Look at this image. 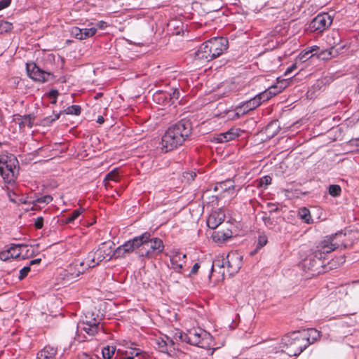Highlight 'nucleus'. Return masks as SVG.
<instances>
[{
    "mask_svg": "<svg viewBox=\"0 0 359 359\" xmlns=\"http://www.w3.org/2000/svg\"><path fill=\"white\" fill-rule=\"evenodd\" d=\"M328 192L330 195L333 197H337L340 196L341 193V189L339 185L337 184H332L329 186Z\"/></svg>",
    "mask_w": 359,
    "mask_h": 359,
    "instance_id": "obj_36",
    "label": "nucleus"
},
{
    "mask_svg": "<svg viewBox=\"0 0 359 359\" xmlns=\"http://www.w3.org/2000/svg\"><path fill=\"white\" fill-rule=\"evenodd\" d=\"M67 114L79 115L81 113V107L79 105H72L65 110Z\"/></svg>",
    "mask_w": 359,
    "mask_h": 359,
    "instance_id": "obj_41",
    "label": "nucleus"
},
{
    "mask_svg": "<svg viewBox=\"0 0 359 359\" xmlns=\"http://www.w3.org/2000/svg\"><path fill=\"white\" fill-rule=\"evenodd\" d=\"M196 175V172H194L193 171H188V172H184L183 173L182 177H183L184 180H186V182L187 183H189L194 180Z\"/></svg>",
    "mask_w": 359,
    "mask_h": 359,
    "instance_id": "obj_43",
    "label": "nucleus"
},
{
    "mask_svg": "<svg viewBox=\"0 0 359 359\" xmlns=\"http://www.w3.org/2000/svg\"><path fill=\"white\" fill-rule=\"evenodd\" d=\"M268 241L267 237L265 235L259 236L257 244V249H260L266 245Z\"/></svg>",
    "mask_w": 359,
    "mask_h": 359,
    "instance_id": "obj_44",
    "label": "nucleus"
},
{
    "mask_svg": "<svg viewBox=\"0 0 359 359\" xmlns=\"http://www.w3.org/2000/svg\"><path fill=\"white\" fill-rule=\"evenodd\" d=\"M56 348L48 346L38 353L36 359H56Z\"/></svg>",
    "mask_w": 359,
    "mask_h": 359,
    "instance_id": "obj_26",
    "label": "nucleus"
},
{
    "mask_svg": "<svg viewBox=\"0 0 359 359\" xmlns=\"http://www.w3.org/2000/svg\"><path fill=\"white\" fill-rule=\"evenodd\" d=\"M30 271V266H24L20 271V275H19V279L22 280L24 279L28 273Z\"/></svg>",
    "mask_w": 359,
    "mask_h": 359,
    "instance_id": "obj_48",
    "label": "nucleus"
},
{
    "mask_svg": "<svg viewBox=\"0 0 359 359\" xmlns=\"http://www.w3.org/2000/svg\"><path fill=\"white\" fill-rule=\"evenodd\" d=\"M22 123L27 125L29 128H32L33 126L32 120L29 116L24 118Z\"/></svg>",
    "mask_w": 359,
    "mask_h": 359,
    "instance_id": "obj_52",
    "label": "nucleus"
},
{
    "mask_svg": "<svg viewBox=\"0 0 359 359\" xmlns=\"http://www.w3.org/2000/svg\"><path fill=\"white\" fill-rule=\"evenodd\" d=\"M179 337L182 341L201 348L209 346L212 341L210 334L199 327L192 328L187 333H180Z\"/></svg>",
    "mask_w": 359,
    "mask_h": 359,
    "instance_id": "obj_4",
    "label": "nucleus"
},
{
    "mask_svg": "<svg viewBox=\"0 0 359 359\" xmlns=\"http://www.w3.org/2000/svg\"><path fill=\"white\" fill-rule=\"evenodd\" d=\"M199 268H200V265H199V264L196 263V264L193 266V267H192V269H191V270L190 275L196 274V273L198 272V271Z\"/></svg>",
    "mask_w": 359,
    "mask_h": 359,
    "instance_id": "obj_56",
    "label": "nucleus"
},
{
    "mask_svg": "<svg viewBox=\"0 0 359 359\" xmlns=\"http://www.w3.org/2000/svg\"><path fill=\"white\" fill-rule=\"evenodd\" d=\"M272 179L270 176L266 175L263 177L260 178L259 180L258 187H263L264 189L266 188L268 185H269L271 183Z\"/></svg>",
    "mask_w": 359,
    "mask_h": 359,
    "instance_id": "obj_39",
    "label": "nucleus"
},
{
    "mask_svg": "<svg viewBox=\"0 0 359 359\" xmlns=\"http://www.w3.org/2000/svg\"><path fill=\"white\" fill-rule=\"evenodd\" d=\"M41 259L40 258L33 259V260L30 261L29 266L39 264L41 262Z\"/></svg>",
    "mask_w": 359,
    "mask_h": 359,
    "instance_id": "obj_59",
    "label": "nucleus"
},
{
    "mask_svg": "<svg viewBox=\"0 0 359 359\" xmlns=\"http://www.w3.org/2000/svg\"><path fill=\"white\" fill-rule=\"evenodd\" d=\"M231 233L229 232V233H222V236H220L219 237H222V239L224 241L226 240L228 238H230L231 237Z\"/></svg>",
    "mask_w": 359,
    "mask_h": 359,
    "instance_id": "obj_60",
    "label": "nucleus"
},
{
    "mask_svg": "<svg viewBox=\"0 0 359 359\" xmlns=\"http://www.w3.org/2000/svg\"><path fill=\"white\" fill-rule=\"evenodd\" d=\"M59 117H60V115H59V114H56V115L55 116V118H53V120L58 119V118H59Z\"/></svg>",
    "mask_w": 359,
    "mask_h": 359,
    "instance_id": "obj_64",
    "label": "nucleus"
},
{
    "mask_svg": "<svg viewBox=\"0 0 359 359\" xmlns=\"http://www.w3.org/2000/svg\"><path fill=\"white\" fill-rule=\"evenodd\" d=\"M332 20V17L328 13H320L311 20L309 28L311 32L320 33L331 25Z\"/></svg>",
    "mask_w": 359,
    "mask_h": 359,
    "instance_id": "obj_8",
    "label": "nucleus"
},
{
    "mask_svg": "<svg viewBox=\"0 0 359 359\" xmlns=\"http://www.w3.org/2000/svg\"><path fill=\"white\" fill-rule=\"evenodd\" d=\"M319 49V48L316 46H314L311 47L309 50H306L304 53L299 54V59L302 62H305L310 57H313L314 55H316V51Z\"/></svg>",
    "mask_w": 359,
    "mask_h": 359,
    "instance_id": "obj_33",
    "label": "nucleus"
},
{
    "mask_svg": "<svg viewBox=\"0 0 359 359\" xmlns=\"http://www.w3.org/2000/svg\"><path fill=\"white\" fill-rule=\"evenodd\" d=\"M141 243L140 236L126 241L114 251V257H123L126 254L133 252L135 250H137L140 254Z\"/></svg>",
    "mask_w": 359,
    "mask_h": 359,
    "instance_id": "obj_10",
    "label": "nucleus"
},
{
    "mask_svg": "<svg viewBox=\"0 0 359 359\" xmlns=\"http://www.w3.org/2000/svg\"><path fill=\"white\" fill-rule=\"evenodd\" d=\"M344 48V46H341L340 47H337V46H332L329 50H322L318 55V57L320 60H330L332 57H335L338 55L339 50H341Z\"/></svg>",
    "mask_w": 359,
    "mask_h": 359,
    "instance_id": "obj_24",
    "label": "nucleus"
},
{
    "mask_svg": "<svg viewBox=\"0 0 359 359\" xmlns=\"http://www.w3.org/2000/svg\"><path fill=\"white\" fill-rule=\"evenodd\" d=\"M87 269L82 262L76 261L73 264L68 266L67 269V276L71 278L78 277L80 274L85 272Z\"/></svg>",
    "mask_w": 359,
    "mask_h": 359,
    "instance_id": "obj_19",
    "label": "nucleus"
},
{
    "mask_svg": "<svg viewBox=\"0 0 359 359\" xmlns=\"http://www.w3.org/2000/svg\"><path fill=\"white\" fill-rule=\"evenodd\" d=\"M273 126H277V122L276 121L273 122V123H270L269 125H268L266 130H269V129H270L271 128H272Z\"/></svg>",
    "mask_w": 359,
    "mask_h": 359,
    "instance_id": "obj_62",
    "label": "nucleus"
},
{
    "mask_svg": "<svg viewBox=\"0 0 359 359\" xmlns=\"http://www.w3.org/2000/svg\"><path fill=\"white\" fill-rule=\"evenodd\" d=\"M52 201H53V197L50 195H46V196H43L36 198L34 201L33 204L35 207H36L39 204H41V203L48 204Z\"/></svg>",
    "mask_w": 359,
    "mask_h": 359,
    "instance_id": "obj_37",
    "label": "nucleus"
},
{
    "mask_svg": "<svg viewBox=\"0 0 359 359\" xmlns=\"http://www.w3.org/2000/svg\"><path fill=\"white\" fill-rule=\"evenodd\" d=\"M82 29H83V33H82L83 34V40L93 36V35L95 34V33L97 32V28L93 27H90V28Z\"/></svg>",
    "mask_w": 359,
    "mask_h": 359,
    "instance_id": "obj_38",
    "label": "nucleus"
},
{
    "mask_svg": "<svg viewBox=\"0 0 359 359\" xmlns=\"http://www.w3.org/2000/svg\"><path fill=\"white\" fill-rule=\"evenodd\" d=\"M116 348L114 346H107L102 348V356L104 359H111L115 353Z\"/></svg>",
    "mask_w": 359,
    "mask_h": 359,
    "instance_id": "obj_34",
    "label": "nucleus"
},
{
    "mask_svg": "<svg viewBox=\"0 0 359 359\" xmlns=\"http://www.w3.org/2000/svg\"><path fill=\"white\" fill-rule=\"evenodd\" d=\"M172 100H177L180 97V92L177 89L173 90L172 93L170 95Z\"/></svg>",
    "mask_w": 359,
    "mask_h": 359,
    "instance_id": "obj_55",
    "label": "nucleus"
},
{
    "mask_svg": "<svg viewBox=\"0 0 359 359\" xmlns=\"http://www.w3.org/2000/svg\"><path fill=\"white\" fill-rule=\"evenodd\" d=\"M6 159V157H0V162L4 161Z\"/></svg>",
    "mask_w": 359,
    "mask_h": 359,
    "instance_id": "obj_63",
    "label": "nucleus"
},
{
    "mask_svg": "<svg viewBox=\"0 0 359 359\" xmlns=\"http://www.w3.org/2000/svg\"><path fill=\"white\" fill-rule=\"evenodd\" d=\"M191 133V124L188 120H181L171 126L161 139L162 149L168 152L176 149L187 140Z\"/></svg>",
    "mask_w": 359,
    "mask_h": 359,
    "instance_id": "obj_2",
    "label": "nucleus"
},
{
    "mask_svg": "<svg viewBox=\"0 0 359 359\" xmlns=\"http://www.w3.org/2000/svg\"><path fill=\"white\" fill-rule=\"evenodd\" d=\"M140 242L141 257L152 258L161 254L164 249L163 241L158 238L151 237L149 232L140 235Z\"/></svg>",
    "mask_w": 359,
    "mask_h": 359,
    "instance_id": "obj_3",
    "label": "nucleus"
},
{
    "mask_svg": "<svg viewBox=\"0 0 359 359\" xmlns=\"http://www.w3.org/2000/svg\"><path fill=\"white\" fill-rule=\"evenodd\" d=\"M338 233L332 236L330 238L322 241L316 247L313 252V257L318 259L319 262L325 258L327 254L330 253L337 249L339 246L337 243H334V238Z\"/></svg>",
    "mask_w": 359,
    "mask_h": 359,
    "instance_id": "obj_6",
    "label": "nucleus"
},
{
    "mask_svg": "<svg viewBox=\"0 0 359 359\" xmlns=\"http://www.w3.org/2000/svg\"><path fill=\"white\" fill-rule=\"evenodd\" d=\"M104 118L102 116H98L97 121V122L98 123L102 124V123H104Z\"/></svg>",
    "mask_w": 359,
    "mask_h": 359,
    "instance_id": "obj_61",
    "label": "nucleus"
},
{
    "mask_svg": "<svg viewBox=\"0 0 359 359\" xmlns=\"http://www.w3.org/2000/svg\"><path fill=\"white\" fill-rule=\"evenodd\" d=\"M285 87L286 81L285 80L278 81L276 85L269 87L268 89L257 95L255 97L256 98H259L262 104L263 102L267 101L273 96L280 93L283 89L285 88Z\"/></svg>",
    "mask_w": 359,
    "mask_h": 359,
    "instance_id": "obj_13",
    "label": "nucleus"
},
{
    "mask_svg": "<svg viewBox=\"0 0 359 359\" xmlns=\"http://www.w3.org/2000/svg\"><path fill=\"white\" fill-rule=\"evenodd\" d=\"M227 272L230 276L237 273L243 264V256L238 252H230L226 256Z\"/></svg>",
    "mask_w": 359,
    "mask_h": 359,
    "instance_id": "obj_11",
    "label": "nucleus"
},
{
    "mask_svg": "<svg viewBox=\"0 0 359 359\" xmlns=\"http://www.w3.org/2000/svg\"><path fill=\"white\" fill-rule=\"evenodd\" d=\"M83 208H79L74 210L72 213L65 219V222L67 224L73 222L79 217V215L83 212Z\"/></svg>",
    "mask_w": 359,
    "mask_h": 359,
    "instance_id": "obj_35",
    "label": "nucleus"
},
{
    "mask_svg": "<svg viewBox=\"0 0 359 359\" xmlns=\"http://www.w3.org/2000/svg\"><path fill=\"white\" fill-rule=\"evenodd\" d=\"M299 332L304 341L308 343V346L320 338V332L314 328H309Z\"/></svg>",
    "mask_w": 359,
    "mask_h": 359,
    "instance_id": "obj_21",
    "label": "nucleus"
},
{
    "mask_svg": "<svg viewBox=\"0 0 359 359\" xmlns=\"http://www.w3.org/2000/svg\"><path fill=\"white\" fill-rule=\"evenodd\" d=\"M309 258H306L304 260V266L306 268H308L309 270H313L314 268L317 269V266L319 265L320 266H323V262L320 260V262L318 261V259L315 258L313 256Z\"/></svg>",
    "mask_w": 359,
    "mask_h": 359,
    "instance_id": "obj_30",
    "label": "nucleus"
},
{
    "mask_svg": "<svg viewBox=\"0 0 359 359\" xmlns=\"http://www.w3.org/2000/svg\"><path fill=\"white\" fill-rule=\"evenodd\" d=\"M308 343L304 341L299 331L285 335L280 342L271 340L266 343L268 353L284 352L290 356L299 355L306 347Z\"/></svg>",
    "mask_w": 359,
    "mask_h": 359,
    "instance_id": "obj_1",
    "label": "nucleus"
},
{
    "mask_svg": "<svg viewBox=\"0 0 359 359\" xmlns=\"http://www.w3.org/2000/svg\"><path fill=\"white\" fill-rule=\"evenodd\" d=\"M261 104V102L259 101V98H256L255 96L253 98L250 99V100L242 103L239 106L237 107V110H243L242 114H245L248 111H252L255 109H256L257 107H259Z\"/></svg>",
    "mask_w": 359,
    "mask_h": 359,
    "instance_id": "obj_22",
    "label": "nucleus"
},
{
    "mask_svg": "<svg viewBox=\"0 0 359 359\" xmlns=\"http://www.w3.org/2000/svg\"><path fill=\"white\" fill-rule=\"evenodd\" d=\"M26 248V245L13 244L10 248L12 259H22V254Z\"/></svg>",
    "mask_w": 359,
    "mask_h": 359,
    "instance_id": "obj_27",
    "label": "nucleus"
},
{
    "mask_svg": "<svg viewBox=\"0 0 359 359\" xmlns=\"http://www.w3.org/2000/svg\"><path fill=\"white\" fill-rule=\"evenodd\" d=\"M241 131L239 128H232L225 133L219 134L217 140L219 142H226L233 140L240 135Z\"/></svg>",
    "mask_w": 359,
    "mask_h": 359,
    "instance_id": "obj_20",
    "label": "nucleus"
},
{
    "mask_svg": "<svg viewBox=\"0 0 359 359\" xmlns=\"http://www.w3.org/2000/svg\"><path fill=\"white\" fill-rule=\"evenodd\" d=\"M13 25L11 23L4 20H0V34L10 31Z\"/></svg>",
    "mask_w": 359,
    "mask_h": 359,
    "instance_id": "obj_42",
    "label": "nucleus"
},
{
    "mask_svg": "<svg viewBox=\"0 0 359 359\" xmlns=\"http://www.w3.org/2000/svg\"><path fill=\"white\" fill-rule=\"evenodd\" d=\"M15 163H17V159L13 156H11L9 158L6 156L4 161L0 162V175L6 184H13L16 180L18 170Z\"/></svg>",
    "mask_w": 359,
    "mask_h": 359,
    "instance_id": "obj_5",
    "label": "nucleus"
},
{
    "mask_svg": "<svg viewBox=\"0 0 359 359\" xmlns=\"http://www.w3.org/2000/svg\"><path fill=\"white\" fill-rule=\"evenodd\" d=\"M262 220L264 223V225L267 228L271 230L276 231L278 218L275 219L273 217H271L270 216H267L266 214H265V215L262 217Z\"/></svg>",
    "mask_w": 359,
    "mask_h": 359,
    "instance_id": "obj_32",
    "label": "nucleus"
},
{
    "mask_svg": "<svg viewBox=\"0 0 359 359\" xmlns=\"http://www.w3.org/2000/svg\"><path fill=\"white\" fill-rule=\"evenodd\" d=\"M296 68H297V65H296V64H293L292 65H291L290 67H289L286 69V71H285V75H287V74H289L292 73L294 69H296Z\"/></svg>",
    "mask_w": 359,
    "mask_h": 359,
    "instance_id": "obj_57",
    "label": "nucleus"
},
{
    "mask_svg": "<svg viewBox=\"0 0 359 359\" xmlns=\"http://www.w3.org/2000/svg\"><path fill=\"white\" fill-rule=\"evenodd\" d=\"M25 250H26V253H24L22 254V259H27L30 257H32L34 256V251L33 250V248L31 247V248H29L27 245H26V248L25 249Z\"/></svg>",
    "mask_w": 359,
    "mask_h": 359,
    "instance_id": "obj_47",
    "label": "nucleus"
},
{
    "mask_svg": "<svg viewBox=\"0 0 359 359\" xmlns=\"http://www.w3.org/2000/svg\"><path fill=\"white\" fill-rule=\"evenodd\" d=\"M26 70L29 78L39 82H48L50 81L53 76L51 73L41 69L34 62L27 63Z\"/></svg>",
    "mask_w": 359,
    "mask_h": 359,
    "instance_id": "obj_9",
    "label": "nucleus"
},
{
    "mask_svg": "<svg viewBox=\"0 0 359 359\" xmlns=\"http://www.w3.org/2000/svg\"><path fill=\"white\" fill-rule=\"evenodd\" d=\"M97 254L95 251H91L88 253L86 260L82 261L84 263V266L88 269V268H93L97 266L100 262L97 258Z\"/></svg>",
    "mask_w": 359,
    "mask_h": 359,
    "instance_id": "obj_28",
    "label": "nucleus"
},
{
    "mask_svg": "<svg viewBox=\"0 0 359 359\" xmlns=\"http://www.w3.org/2000/svg\"><path fill=\"white\" fill-rule=\"evenodd\" d=\"M298 216L303 222L306 224H311L313 222L310 211L306 208H299L298 210Z\"/></svg>",
    "mask_w": 359,
    "mask_h": 359,
    "instance_id": "obj_31",
    "label": "nucleus"
},
{
    "mask_svg": "<svg viewBox=\"0 0 359 359\" xmlns=\"http://www.w3.org/2000/svg\"><path fill=\"white\" fill-rule=\"evenodd\" d=\"M79 359H95L93 357H91L89 354L86 353H81L78 355Z\"/></svg>",
    "mask_w": 359,
    "mask_h": 359,
    "instance_id": "obj_54",
    "label": "nucleus"
},
{
    "mask_svg": "<svg viewBox=\"0 0 359 359\" xmlns=\"http://www.w3.org/2000/svg\"><path fill=\"white\" fill-rule=\"evenodd\" d=\"M71 34L72 36H73L74 38L77 39H79V40H83V29H80L77 27H74L71 29Z\"/></svg>",
    "mask_w": 359,
    "mask_h": 359,
    "instance_id": "obj_40",
    "label": "nucleus"
},
{
    "mask_svg": "<svg viewBox=\"0 0 359 359\" xmlns=\"http://www.w3.org/2000/svg\"><path fill=\"white\" fill-rule=\"evenodd\" d=\"M225 219L224 212L222 209L212 211L207 220V225L212 229H216Z\"/></svg>",
    "mask_w": 359,
    "mask_h": 359,
    "instance_id": "obj_17",
    "label": "nucleus"
},
{
    "mask_svg": "<svg viewBox=\"0 0 359 359\" xmlns=\"http://www.w3.org/2000/svg\"><path fill=\"white\" fill-rule=\"evenodd\" d=\"M114 251L111 243H102L99 245L98 248L95 250L97 256V258H98V261L100 262L105 259L109 260L114 257Z\"/></svg>",
    "mask_w": 359,
    "mask_h": 359,
    "instance_id": "obj_15",
    "label": "nucleus"
},
{
    "mask_svg": "<svg viewBox=\"0 0 359 359\" xmlns=\"http://www.w3.org/2000/svg\"><path fill=\"white\" fill-rule=\"evenodd\" d=\"M162 343L164 344L165 346H168L169 345L170 346H173L174 345V342L172 341V339H169L168 337H167V340L166 341H162Z\"/></svg>",
    "mask_w": 359,
    "mask_h": 359,
    "instance_id": "obj_58",
    "label": "nucleus"
},
{
    "mask_svg": "<svg viewBox=\"0 0 359 359\" xmlns=\"http://www.w3.org/2000/svg\"><path fill=\"white\" fill-rule=\"evenodd\" d=\"M243 110H237V107L236 108V111L233 113L232 115H229V118L232 120L238 119L241 117L242 114Z\"/></svg>",
    "mask_w": 359,
    "mask_h": 359,
    "instance_id": "obj_49",
    "label": "nucleus"
},
{
    "mask_svg": "<svg viewBox=\"0 0 359 359\" xmlns=\"http://www.w3.org/2000/svg\"><path fill=\"white\" fill-rule=\"evenodd\" d=\"M215 58L221 55L228 48V41L223 37H215L205 41Z\"/></svg>",
    "mask_w": 359,
    "mask_h": 359,
    "instance_id": "obj_12",
    "label": "nucleus"
},
{
    "mask_svg": "<svg viewBox=\"0 0 359 359\" xmlns=\"http://www.w3.org/2000/svg\"><path fill=\"white\" fill-rule=\"evenodd\" d=\"M43 217H38L34 222V226L36 229H39L43 227Z\"/></svg>",
    "mask_w": 359,
    "mask_h": 359,
    "instance_id": "obj_50",
    "label": "nucleus"
},
{
    "mask_svg": "<svg viewBox=\"0 0 359 359\" xmlns=\"http://www.w3.org/2000/svg\"><path fill=\"white\" fill-rule=\"evenodd\" d=\"M215 191H219L220 193H228L233 194L234 185L233 182L231 180H227L221 182L217 183L215 187Z\"/></svg>",
    "mask_w": 359,
    "mask_h": 359,
    "instance_id": "obj_23",
    "label": "nucleus"
},
{
    "mask_svg": "<svg viewBox=\"0 0 359 359\" xmlns=\"http://www.w3.org/2000/svg\"><path fill=\"white\" fill-rule=\"evenodd\" d=\"M144 353L139 348H126V349H118L116 358L120 359H142Z\"/></svg>",
    "mask_w": 359,
    "mask_h": 359,
    "instance_id": "obj_14",
    "label": "nucleus"
},
{
    "mask_svg": "<svg viewBox=\"0 0 359 359\" xmlns=\"http://www.w3.org/2000/svg\"><path fill=\"white\" fill-rule=\"evenodd\" d=\"M58 95H59V93L57 90H51L50 91H49L48 96L49 98L52 99V100H51L52 104L56 103L57 97Z\"/></svg>",
    "mask_w": 359,
    "mask_h": 359,
    "instance_id": "obj_46",
    "label": "nucleus"
},
{
    "mask_svg": "<svg viewBox=\"0 0 359 359\" xmlns=\"http://www.w3.org/2000/svg\"><path fill=\"white\" fill-rule=\"evenodd\" d=\"M11 3V0H1L0 1V11L9 6Z\"/></svg>",
    "mask_w": 359,
    "mask_h": 359,
    "instance_id": "obj_51",
    "label": "nucleus"
},
{
    "mask_svg": "<svg viewBox=\"0 0 359 359\" xmlns=\"http://www.w3.org/2000/svg\"><path fill=\"white\" fill-rule=\"evenodd\" d=\"M186 255L180 252H172L170 257V262L172 267L177 273H182V269L186 261Z\"/></svg>",
    "mask_w": 359,
    "mask_h": 359,
    "instance_id": "obj_18",
    "label": "nucleus"
},
{
    "mask_svg": "<svg viewBox=\"0 0 359 359\" xmlns=\"http://www.w3.org/2000/svg\"><path fill=\"white\" fill-rule=\"evenodd\" d=\"M215 59L212 54L211 50L205 42L200 46L197 51L195 53V60L201 63L207 62Z\"/></svg>",
    "mask_w": 359,
    "mask_h": 359,
    "instance_id": "obj_16",
    "label": "nucleus"
},
{
    "mask_svg": "<svg viewBox=\"0 0 359 359\" xmlns=\"http://www.w3.org/2000/svg\"><path fill=\"white\" fill-rule=\"evenodd\" d=\"M226 264V259L224 255H217L215 259L212 261V264L211 266V272L213 273L217 271L218 269L219 271H221L224 267V265ZM219 273H222V276L224 275V271H219Z\"/></svg>",
    "mask_w": 359,
    "mask_h": 359,
    "instance_id": "obj_25",
    "label": "nucleus"
},
{
    "mask_svg": "<svg viewBox=\"0 0 359 359\" xmlns=\"http://www.w3.org/2000/svg\"><path fill=\"white\" fill-rule=\"evenodd\" d=\"M107 27V23L104 21H99L96 23L95 26L94 27H96L97 29H104Z\"/></svg>",
    "mask_w": 359,
    "mask_h": 359,
    "instance_id": "obj_53",
    "label": "nucleus"
},
{
    "mask_svg": "<svg viewBox=\"0 0 359 359\" xmlns=\"http://www.w3.org/2000/svg\"><path fill=\"white\" fill-rule=\"evenodd\" d=\"M10 259H12L10 249L3 250L0 252V259L2 261H8Z\"/></svg>",
    "mask_w": 359,
    "mask_h": 359,
    "instance_id": "obj_45",
    "label": "nucleus"
},
{
    "mask_svg": "<svg viewBox=\"0 0 359 359\" xmlns=\"http://www.w3.org/2000/svg\"><path fill=\"white\" fill-rule=\"evenodd\" d=\"M93 316V313H88V315H86L84 319L79 323L77 327L78 329L83 330L90 336H94L100 329H102L100 320Z\"/></svg>",
    "mask_w": 359,
    "mask_h": 359,
    "instance_id": "obj_7",
    "label": "nucleus"
},
{
    "mask_svg": "<svg viewBox=\"0 0 359 359\" xmlns=\"http://www.w3.org/2000/svg\"><path fill=\"white\" fill-rule=\"evenodd\" d=\"M119 172L117 168L114 169L111 172H109L104 177V182L105 187H111L112 186L110 184V182H118L119 180Z\"/></svg>",
    "mask_w": 359,
    "mask_h": 359,
    "instance_id": "obj_29",
    "label": "nucleus"
}]
</instances>
